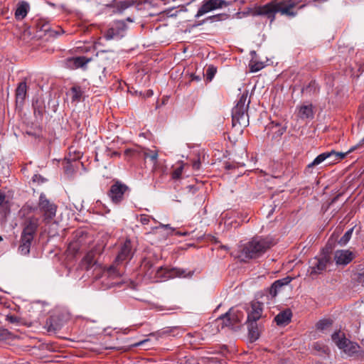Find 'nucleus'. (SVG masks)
Wrapping results in <instances>:
<instances>
[{"label":"nucleus","mask_w":364,"mask_h":364,"mask_svg":"<svg viewBox=\"0 0 364 364\" xmlns=\"http://www.w3.org/2000/svg\"><path fill=\"white\" fill-rule=\"evenodd\" d=\"M82 90L80 86H73L70 89L71 99L73 102H79L82 96Z\"/></svg>","instance_id":"nucleus-30"},{"label":"nucleus","mask_w":364,"mask_h":364,"mask_svg":"<svg viewBox=\"0 0 364 364\" xmlns=\"http://www.w3.org/2000/svg\"><path fill=\"white\" fill-rule=\"evenodd\" d=\"M92 60L91 58L85 56L72 57L66 60L67 68L75 70L78 68L85 69L87 64Z\"/></svg>","instance_id":"nucleus-19"},{"label":"nucleus","mask_w":364,"mask_h":364,"mask_svg":"<svg viewBox=\"0 0 364 364\" xmlns=\"http://www.w3.org/2000/svg\"><path fill=\"white\" fill-rule=\"evenodd\" d=\"M291 278L289 277H284L282 279H279L280 281V282L282 284L283 287L285 286V285H287L288 284H289L291 282Z\"/></svg>","instance_id":"nucleus-46"},{"label":"nucleus","mask_w":364,"mask_h":364,"mask_svg":"<svg viewBox=\"0 0 364 364\" xmlns=\"http://www.w3.org/2000/svg\"><path fill=\"white\" fill-rule=\"evenodd\" d=\"M334 151H328V152H323L318 156H317L314 160L309 164L306 168H305V173H312V169L315 167L321 164L322 162H323L325 160L331 158L334 154Z\"/></svg>","instance_id":"nucleus-21"},{"label":"nucleus","mask_w":364,"mask_h":364,"mask_svg":"<svg viewBox=\"0 0 364 364\" xmlns=\"http://www.w3.org/2000/svg\"><path fill=\"white\" fill-rule=\"evenodd\" d=\"M127 28V26L124 21H116L106 32L105 38L107 40L120 38L124 36Z\"/></svg>","instance_id":"nucleus-15"},{"label":"nucleus","mask_w":364,"mask_h":364,"mask_svg":"<svg viewBox=\"0 0 364 364\" xmlns=\"http://www.w3.org/2000/svg\"><path fill=\"white\" fill-rule=\"evenodd\" d=\"M38 209L43 215V220L46 223H49L55 216L57 205L50 202L46 196L42 193L39 196V201L38 203Z\"/></svg>","instance_id":"nucleus-7"},{"label":"nucleus","mask_w":364,"mask_h":364,"mask_svg":"<svg viewBox=\"0 0 364 364\" xmlns=\"http://www.w3.org/2000/svg\"><path fill=\"white\" fill-rule=\"evenodd\" d=\"M247 91L243 92L232 110V122L233 127L238 124L240 127H246L249 125L247 110L250 100H247Z\"/></svg>","instance_id":"nucleus-3"},{"label":"nucleus","mask_w":364,"mask_h":364,"mask_svg":"<svg viewBox=\"0 0 364 364\" xmlns=\"http://www.w3.org/2000/svg\"><path fill=\"white\" fill-rule=\"evenodd\" d=\"M311 87H314V92H316V82L315 81H311L309 85L305 88L304 90L306 91H308L309 89H311Z\"/></svg>","instance_id":"nucleus-48"},{"label":"nucleus","mask_w":364,"mask_h":364,"mask_svg":"<svg viewBox=\"0 0 364 364\" xmlns=\"http://www.w3.org/2000/svg\"><path fill=\"white\" fill-rule=\"evenodd\" d=\"M186 336L190 338L189 342L191 344L200 343V341L203 340L201 337V334L199 332H194L193 333H188Z\"/></svg>","instance_id":"nucleus-34"},{"label":"nucleus","mask_w":364,"mask_h":364,"mask_svg":"<svg viewBox=\"0 0 364 364\" xmlns=\"http://www.w3.org/2000/svg\"><path fill=\"white\" fill-rule=\"evenodd\" d=\"M126 156L141 155L144 159H149L153 163V169L156 170L158 163V151L151 150L147 148L127 149L124 151Z\"/></svg>","instance_id":"nucleus-10"},{"label":"nucleus","mask_w":364,"mask_h":364,"mask_svg":"<svg viewBox=\"0 0 364 364\" xmlns=\"http://www.w3.org/2000/svg\"><path fill=\"white\" fill-rule=\"evenodd\" d=\"M297 117L302 120L314 118V113L311 104L302 105L297 107Z\"/></svg>","instance_id":"nucleus-23"},{"label":"nucleus","mask_w":364,"mask_h":364,"mask_svg":"<svg viewBox=\"0 0 364 364\" xmlns=\"http://www.w3.org/2000/svg\"><path fill=\"white\" fill-rule=\"evenodd\" d=\"M353 275L354 279L356 280L358 283L364 282V265L358 264L355 267Z\"/></svg>","instance_id":"nucleus-31"},{"label":"nucleus","mask_w":364,"mask_h":364,"mask_svg":"<svg viewBox=\"0 0 364 364\" xmlns=\"http://www.w3.org/2000/svg\"><path fill=\"white\" fill-rule=\"evenodd\" d=\"M264 304L258 301H252L247 309V322H257L262 316Z\"/></svg>","instance_id":"nucleus-16"},{"label":"nucleus","mask_w":364,"mask_h":364,"mask_svg":"<svg viewBox=\"0 0 364 364\" xmlns=\"http://www.w3.org/2000/svg\"><path fill=\"white\" fill-rule=\"evenodd\" d=\"M126 20L127 21H129V22H132L133 21V20L130 17H128Z\"/></svg>","instance_id":"nucleus-53"},{"label":"nucleus","mask_w":364,"mask_h":364,"mask_svg":"<svg viewBox=\"0 0 364 364\" xmlns=\"http://www.w3.org/2000/svg\"><path fill=\"white\" fill-rule=\"evenodd\" d=\"M102 252L100 247H95L93 249L87 252L82 258L80 265L82 268L89 270L97 264V256L100 255Z\"/></svg>","instance_id":"nucleus-13"},{"label":"nucleus","mask_w":364,"mask_h":364,"mask_svg":"<svg viewBox=\"0 0 364 364\" xmlns=\"http://www.w3.org/2000/svg\"><path fill=\"white\" fill-rule=\"evenodd\" d=\"M355 148H356L355 146H353V147L350 148V149L347 152H346V153H343V152H336V151H334V153H335V154H333V156H332V157H334V159H333L332 161H331L329 162V164H331V163H332V162H334V161H340V160H341V159H344V158L346 156V155H347L348 154H349V153L352 152L353 151H354V150L355 149Z\"/></svg>","instance_id":"nucleus-35"},{"label":"nucleus","mask_w":364,"mask_h":364,"mask_svg":"<svg viewBox=\"0 0 364 364\" xmlns=\"http://www.w3.org/2000/svg\"><path fill=\"white\" fill-rule=\"evenodd\" d=\"M226 16H227V15L225 14H217V15H214V16L208 17L205 20L203 21V22L208 21V20H210L211 21H221L223 19V17H226Z\"/></svg>","instance_id":"nucleus-41"},{"label":"nucleus","mask_w":364,"mask_h":364,"mask_svg":"<svg viewBox=\"0 0 364 364\" xmlns=\"http://www.w3.org/2000/svg\"><path fill=\"white\" fill-rule=\"evenodd\" d=\"M216 72H217V68L215 67H214L213 65L208 66L205 71L206 80L208 82H210L213 80V78L214 77Z\"/></svg>","instance_id":"nucleus-36"},{"label":"nucleus","mask_w":364,"mask_h":364,"mask_svg":"<svg viewBox=\"0 0 364 364\" xmlns=\"http://www.w3.org/2000/svg\"><path fill=\"white\" fill-rule=\"evenodd\" d=\"M32 107L33 109L34 114L36 116H43L45 111V107L43 102L40 100L36 99L33 100Z\"/></svg>","instance_id":"nucleus-29"},{"label":"nucleus","mask_w":364,"mask_h":364,"mask_svg":"<svg viewBox=\"0 0 364 364\" xmlns=\"http://www.w3.org/2000/svg\"><path fill=\"white\" fill-rule=\"evenodd\" d=\"M226 168H227V169L230 168V165H227V166H226Z\"/></svg>","instance_id":"nucleus-55"},{"label":"nucleus","mask_w":364,"mask_h":364,"mask_svg":"<svg viewBox=\"0 0 364 364\" xmlns=\"http://www.w3.org/2000/svg\"><path fill=\"white\" fill-rule=\"evenodd\" d=\"M250 71L252 73L257 72L264 68L262 62H251L250 63Z\"/></svg>","instance_id":"nucleus-39"},{"label":"nucleus","mask_w":364,"mask_h":364,"mask_svg":"<svg viewBox=\"0 0 364 364\" xmlns=\"http://www.w3.org/2000/svg\"><path fill=\"white\" fill-rule=\"evenodd\" d=\"M332 325L331 319H322L316 323V328L318 330L323 331Z\"/></svg>","instance_id":"nucleus-37"},{"label":"nucleus","mask_w":364,"mask_h":364,"mask_svg":"<svg viewBox=\"0 0 364 364\" xmlns=\"http://www.w3.org/2000/svg\"><path fill=\"white\" fill-rule=\"evenodd\" d=\"M341 194H338L337 196H336L331 200V203H334L337 200L338 198H339V196H341Z\"/></svg>","instance_id":"nucleus-50"},{"label":"nucleus","mask_w":364,"mask_h":364,"mask_svg":"<svg viewBox=\"0 0 364 364\" xmlns=\"http://www.w3.org/2000/svg\"><path fill=\"white\" fill-rule=\"evenodd\" d=\"M37 33H38V36L42 38L46 35H48V36H57L64 33V31L60 27L54 30L51 28L48 23L39 22L37 23Z\"/></svg>","instance_id":"nucleus-18"},{"label":"nucleus","mask_w":364,"mask_h":364,"mask_svg":"<svg viewBox=\"0 0 364 364\" xmlns=\"http://www.w3.org/2000/svg\"><path fill=\"white\" fill-rule=\"evenodd\" d=\"M184 166L185 164L182 161L178 164V166H177L171 173L172 179L178 180L181 178L183 171Z\"/></svg>","instance_id":"nucleus-33"},{"label":"nucleus","mask_w":364,"mask_h":364,"mask_svg":"<svg viewBox=\"0 0 364 364\" xmlns=\"http://www.w3.org/2000/svg\"><path fill=\"white\" fill-rule=\"evenodd\" d=\"M130 188L119 181H115L109 188L107 196L114 205H119L129 196Z\"/></svg>","instance_id":"nucleus-6"},{"label":"nucleus","mask_w":364,"mask_h":364,"mask_svg":"<svg viewBox=\"0 0 364 364\" xmlns=\"http://www.w3.org/2000/svg\"><path fill=\"white\" fill-rule=\"evenodd\" d=\"M329 262L330 258L327 256L315 257L308 270L309 275L314 277L321 274L326 269Z\"/></svg>","instance_id":"nucleus-14"},{"label":"nucleus","mask_w":364,"mask_h":364,"mask_svg":"<svg viewBox=\"0 0 364 364\" xmlns=\"http://www.w3.org/2000/svg\"><path fill=\"white\" fill-rule=\"evenodd\" d=\"M134 255L132 242L130 240H126L120 246L115 262L119 263L127 259H131Z\"/></svg>","instance_id":"nucleus-17"},{"label":"nucleus","mask_w":364,"mask_h":364,"mask_svg":"<svg viewBox=\"0 0 364 364\" xmlns=\"http://www.w3.org/2000/svg\"><path fill=\"white\" fill-rule=\"evenodd\" d=\"M353 232V228L347 230L345 234L340 238L338 243L341 246H346L350 241Z\"/></svg>","instance_id":"nucleus-32"},{"label":"nucleus","mask_w":364,"mask_h":364,"mask_svg":"<svg viewBox=\"0 0 364 364\" xmlns=\"http://www.w3.org/2000/svg\"><path fill=\"white\" fill-rule=\"evenodd\" d=\"M229 5L230 2L225 0H203L195 17L199 18L210 11L227 7Z\"/></svg>","instance_id":"nucleus-9"},{"label":"nucleus","mask_w":364,"mask_h":364,"mask_svg":"<svg viewBox=\"0 0 364 364\" xmlns=\"http://www.w3.org/2000/svg\"><path fill=\"white\" fill-rule=\"evenodd\" d=\"M77 158H80V152H78V155H77Z\"/></svg>","instance_id":"nucleus-56"},{"label":"nucleus","mask_w":364,"mask_h":364,"mask_svg":"<svg viewBox=\"0 0 364 364\" xmlns=\"http://www.w3.org/2000/svg\"><path fill=\"white\" fill-rule=\"evenodd\" d=\"M161 227L166 228V229H171L173 230V229L170 227L169 225H161Z\"/></svg>","instance_id":"nucleus-51"},{"label":"nucleus","mask_w":364,"mask_h":364,"mask_svg":"<svg viewBox=\"0 0 364 364\" xmlns=\"http://www.w3.org/2000/svg\"><path fill=\"white\" fill-rule=\"evenodd\" d=\"M249 331V337L251 341H255L259 337V330L257 322H247Z\"/></svg>","instance_id":"nucleus-27"},{"label":"nucleus","mask_w":364,"mask_h":364,"mask_svg":"<svg viewBox=\"0 0 364 364\" xmlns=\"http://www.w3.org/2000/svg\"><path fill=\"white\" fill-rule=\"evenodd\" d=\"M6 201V196L4 193L0 191V206Z\"/></svg>","instance_id":"nucleus-49"},{"label":"nucleus","mask_w":364,"mask_h":364,"mask_svg":"<svg viewBox=\"0 0 364 364\" xmlns=\"http://www.w3.org/2000/svg\"><path fill=\"white\" fill-rule=\"evenodd\" d=\"M243 317V312L232 308L225 314V318L228 321V324H234V326L240 323Z\"/></svg>","instance_id":"nucleus-22"},{"label":"nucleus","mask_w":364,"mask_h":364,"mask_svg":"<svg viewBox=\"0 0 364 364\" xmlns=\"http://www.w3.org/2000/svg\"><path fill=\"white\" fill-rule=\"evenodd\" d=\"M200 165H201L200 161L199 159H198L193 162L192 166L194 170H199L200 168Z\"/></svg>","instance_id":"nucleus-47"},{"label":"nucleus","mask_w":364,"mask_h":364,"mask_svg":"<svg viewBox=\"0 0 364 364\" xmlns=\"http://www.w3.org/2000/svg\"><path fill=\"white\" fill-rule=\"evenodd\" d=\"M29 9V4L26 1H22L19 2L15 11L16 18L18 20L24 18L26 16Z\"/></svg>","instance_id":"nucleus-24"},{"label":"nucleus","mask_w":364,"mask_h":364,"mask_svg":"<svg viewBox=\"0 0 364 364\" xmlns=\"http://www.w3.org/2000/svg\"><path fill=\"white\" fill-rule=\"evenodd\" d=\"M6 320L11 323H18L19 322V318L15 315H7Z\"/></svg>","instance_id":"nucleus-44"},{"label":"nucleus","mask_w":364,"mask_h":364,"mask_svg":"<svg viewBox=\"0 0 364 364\" xmlns=\"http://www.w3.org/2000/svg\"><path fill=\"white\" fill-rule=\"evenodd\" d=\"M218 323H219V325L222 326V328H224L225 326L228 327H233L234 324H228V321L226 318H225V314L220 316L217 321Z\"/></svg>","instance_id":"nucleus-40"},{"label":"nucleus","mask_w":364,"mask_h":364,"mask_svg":"<svg viewBox=\"0 0 364 364\" xmlns=\"http://www.w3.org/2000/svg\"><path fill=\"white\" fill-rule=\"evenodd\" d=\"M11 333L5 328H0V341L6 340L9 338Z\"/></svg>","instance_id":"nucleus-43"},{"label":"nucleus","mask_w":364,"mask_h":364,"mask_svg":"<svg viewBox=\"0 0 364 364\" xmlns=\"http://www.w3.org/2000/svg\"><path fill=\"white\" fill-rule=\"evenodd\" d=\"M37 228L38 221L36 219H30L26 222L25 227L21 235L20 245L18 247V252L22 255L29 254L31 245Z\"/></svg>","instance_id":"nucleus-4"},{"label":"nucleus","mask_w":364,"mask_h":364,"mask_svg":"<svg viewBox=\"0 0 364 364\" xmlns=\"http://www.w3.org/2000/svg\"><path fill=\"white\" fill-rule=\"evenodd\" d=\"M117 263L109 266L107 269H105L103 274L111 279H115L121 276L120 270L117 268Z\"/></svg>","instance_id":"nucleus-28"},{"label":"nucleus","mask_w":364,"mask_h":364,"mask_svg":"<svg viewBox=\"0 0 364 364\" xmlns=\"http://www.w3.org/2000/svg\"><path fill=\"white\" fill-rule=\"evenodd\" d=\"M356 257V253L348 249L337 250L333 253V260L338 267H346Z\"/></svg>","instance_id":"nucleus-11"},{"label":"nucleus","mask_w":364,"mask_h":364,"mask_svg":"<svg viewBox=\"0 0 364 364\" xmlns=\"http://www.w3.org/2000/svg\"><path fill=\"white\" fill-rule=\"evenodd\" d=\"M331 338L336 346L348 355H353L358 353L360 348L359 346L347 339L344 333H341V331L334 332L331 336Z\"/></svg>","instance_id":"nucleus-8"},{"label":"nucleus","mask_w":364,"mask_h":364,"mask_svg":"<svg viewBox=\"0 0 364 364\" xmlns=\"http://www.w3.org/2000/svg\"><path fill=\"white\" fill-rule=\"evenodd\" d=\"M297 0H272L270 2L257 7L255 14L259 16H264L272 23L275 20L277 14L282 16L293 18L297 15L295 11L298 6Z\"/></svg>","instance_id":"nucleus-1"},{"label":"nucleus","mask_w":364,"mask_h":364,"mask_svg":"<svg viewBox=\"0 0 364 364\" xmlns=\"http://www.w3.org/2000/svg\"><path fill=\"white\" fill-rule=\"evenodd\" d=\"M304 6H305L304 4L301 5V6H299V9H302V8H304Z\"/></svg>","instance_id":"nucleus-54"},{"label":"nucleus","mask_w":364,"mask_h":364,"mask_svg":"<svg viewBox=\"0 0 364 364\" xmlns=\"http://www.w3.org/2000/svg\"><path fill=\"white\" fill-rule=\"evenodd\" d=\"M191 272L186 273V271L179 268H168V267L161 266L156 269L154 277L151 279L153 282H158L166 280L175 277H186L191 276Z\"/></svg>","instance_id":"nucleus-5"},{"label":"nucleus","mask_w":364,"mask_h":364,"mask_svg":"<svg viewBox=\"0 0 364 364\" xmlns=\"http://www.w3.org/2000/svg\"><path fill=\"white\" fill-rule=\"evenodd\" d=\"M3 240L2 236H0V242Z\"/></svg>","instance_id":"nucleus-57"},{"label":"nucleus","mask_w":364,"mask_h":364,"mask_svg":"<svg viewBox=\"0 0 364 364\" xmlns=\"http://www.w3.org/2000/svg\"><path fill=\"white\" fill-rule=\"evenodd\" d=\"M27 95V85L25 81L18 83L16 90V101L23 102Z\"/></svg>","instance_id":"nucleus-26"},{"label":"nucleus","mask_w":364,"mask_h":364,"mask_svg":"<svg viewBox=\"0 0 364 364\" xmlns=\"http://www.w3.org/2000/svg\"><path fill=\"white\" fill-rule=\"evenodd\" d=\"M292 314L290 309H286L279 314H278L275 318L274 321L277 325H284L288 323L291 318Z\"/></svg>","instance_id":"nucleus-25"},{"label":"nucleus","mask_w":364,"mask_h":364,"mask_svg":"<svg viewBox=\"0 0 364 364\" xmlns=\"http://www.w3.org/2000/svg\"><path fill=\"white\" fill-rule=\"evenodd\" d=\"M283 287L282 284L280 282V281L278 279L275 281L271 286L270 288V294L275 296L277 294V292L281 289V288Z\"/></svg>","instance_id":"nucleus-38"},{"label":"nucleus","mask_w":364,"mask_h":364,"mask_svg":"<svg viewBox=\"0 0 364 364\" xmlns=\"http://www.w3.org/2000/svg\"><path fill=\"white\" fill-rule=\"evenodd\" d=\"M274 129H276L274 132V134L276 135L277 137L281 136L286 131V127H281L279 124H276Z\"/></svg>","instance_id":"nucleus-42"},{"label":"nucleus","mask_w":364,"mask_h":364,"mask_svg":"<svg viewBox=\"0 0 364 364\" xmlns=\"http://www.w3.org/2000/svg\"><path fill=\"white\" fill-rule=\"evenodd\" d=\"M136 2V0H112V3L107 4V6L113 7L114 13L122 14L124 10L134 5Z\"/></svg>","instance_id":"nucleus-20"},{"label":"nucleus","mask_w":364,"mask_h":364,"mask_svg":"<svg viewBox=\"0 0 364 364\" xmlns=\"http://www.w3.org/2000/svg\"><path fill=\"white\" fill-rule=\"evenodd\" d=\"M157 261L158 259L156 256L151 255L144 257L141 262V271L149 279H151L154 277L156 269H154V266L156 264Z\"/></svg>","instance_id":"nucleus-12"},{"label":"nucleus","mask_w":364,"mask_h":364,"mask_svg":"<svg viewBox=\"0 0 364 364\" xmlns=\"http://www.w3.org/2000/svg\"><path fill=\"white\" fill-rule=\"evenodd\" d=\"M274 244V240L271 237H253L250 241L241 246L239 257L242 260L258 258Z\"/></svg>","instance_id":"nucleus-2"},{"label":"nucleus","mask_w":364,"mask_h":364,"mask_svg":"<svg viewBox=\"0 0 364 364\" xmlns=\"http://www.w3.org/2000/svg\"><path fill=\"white\" fill-rule=\"evenodd\" d=\"M112 156H119V154L117 151L112 153Z\"/></svg>","instance_id":"nucleus-52"},{"label":"nucleus","mask_w":364,"mask_h":364,"mask_svg":"<svg viewBox=\"0 0 364 364\" xmlns=\"http://www.w3.org/2000/svg\"><path fill=\"white\" fill-rule=\"evenodd\" d=\"M150 216L147 215H141L139 221L143 225H148L150 222Z\"/></svg>","instance_id":"nucleus-45"}]
</instances>
